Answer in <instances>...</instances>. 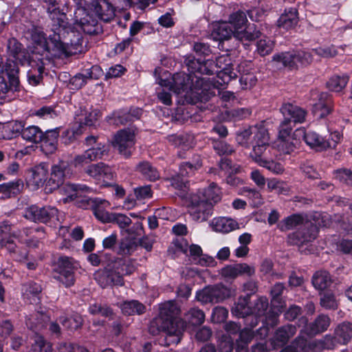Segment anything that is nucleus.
<instances>
[{"instance_id": "nucleus-1", "label": "nucleus", "mask_w": 352, "mask_h": 352, "mask_svg": "<svg viewBox=\"0 0 352 352\" xmlns=\"http://www.w3.org/2000/svg\"><path fill=\"white\" fill-rule=\"evenodd\" d=\"M43 1L48 4L47 12L50 17L58 23V32H54L47 38L41 29L34 28L27 36V38L30 39V51L41 56L38 59L43 65L45 64L44 60H50L54 57L69 56L76 53L82 44L81 31L86 33L79 26V21H76V17L73 27L66 25V16L60 12L56 0Z\"/></svg>"}, {"instance_id": "nucleus-2", "label": "nucleus", "mask_w": 352, "mask_h": 352, "mask_svg": "<svg viewBox=\"0 0 352 352\" xmlns=\"http://www.w3.org/2000/svg\"><path fill=\"white\" fill-rule=\"evenodd\" d=\"M186 66L190 73L211 75L217 74L214 61L213 60H204L201 58H190L186 60ZM196 85L190 86V77L184 73H177L170 79H159L158 83L162 87H169L178 95L184 97L186 101L192 103L197 100L206 99L204 96V91L208 89L207 85H204L206 79L195 76Z\"/></svg>"}, {"instance_id": "nucleus-3", "label": "nucleus", "mask_w": 352, "mask_h": 352, "mask_svg": "<svg viewBox=\"0 0 352 352\" xmlns=\"http://www.w3.org/2000/svg\"><path fill=\"white\" fill-rule=\"evenodd\" d=\"M77 4L74 17L86 34L97 32L98 19L109 21L114 16V8L108 0H79Z\"/></svg>"}, {"instance_id": "nucleus-4", "label": "nucleus", "mask_w": 352, "mask_h": 352, "mask_svg": "<svg viewBox=\"0 0 352 352\" xmlns=\"http://www.w3.org/2000/svg\"><path fill=\"white\" fill-rule=\"evenodd\" d=\"M179 313L180 309L173 300L161 304L159 316L151 322L150 331L153 334L164 331L168 344L179 343L186 328L185 322L177 318Z\"/></svg>"}, {"instance_id": "nucleus-5", "label": "nucleus", "mask_w": 352, "mask_h": 352, "mask_svg": "<svg viewBox=\"0 0 352 352\" xmlns=\"http://www.w3.org/2000/svg\"><path fill=\"white\" fill-rule=\"evenodd\" d=\"M44 236L42 228L24 229L14 231L6 222L0 224V248H6L11 254L12 258L17 261H23L27 257L26 250H19L11 238L16 239L21 243H25L29 247H37L38 239Z\"/></svg>"}, {"instance_id": "nucleus-6", "label": "nucleus", "mask_w": 352, "mask_h": 352, "mask_svg": "<svg viewBox=\"0 0 352 352\" xmlns=\"http://www.w3.org/2000/svg\"><path fill=\"white\" fill-rule=\"evenodd\" d=\"M284 117L280 124L278 140V149L286 154L293 152L299 143L298 140L292 135V128L297 122H302L306 112L302 108L291 103L284 104L280 109Z\"/></svg>"}, {"instance_id": "nucleus-7", "label": "nucleus", "mask_w": 352, "mask_h": 352, "mask_svg": "<svg viewBox=\"0 0 352 352\" xmlns=\"http://www.w3.org/2000/svg\"><path fill=\"white\" fill-rule=\"evenodd\" d=\"M300 225L303 226L302 230L296 232L288 236L290 243L300 246L311 242L316 238L318 232L317 225L308 221L305 222L303 217L300 214H293L282 221L278 227L280 230L285 231Z\"/></svg>"}, {"instance_id": "nucleus-8", "label": "nucleus", "mask_w": 352, "mask_h": 352, "mask_svg": "<svg viewBox=\"0 0 352 352\" xmlns=\"http://www.w3.org/2000/svg\"><path fill=\"white\" fill-rule=\"evenodd\" d=\"M228 23L231 25L234 33V38L241 41H251L260 36V32L256 30L254 25L249 24L246 14L243 11L232 13Z\"/></svg>"}, {"instance_id": "nucleus-9", "label": "nucleus", "mask_w": 352, "mask_h": 352, "mask_svg": "<svg viewBox=\"0 0 352 352\" xmlns=\"http://www.w3.org/2000/svg\"><path fill=\"white\" fill-rule=\"evenodd\" d=\"M314 55L311 52L298 51L294 53L284 52L275 54L273 56V61L276 63V67H287L290 69L306 66L311 63Z\"/></svg>"}, {"instance_id": "nucleus-10", "label": "nucleus", "mask_w": 352, "mask_h": 352, "mask_svg": "<svg viewBox=\"0 0 352 352\" xmlns=\"http://www.w3.org/2000/svg\"><path fill=\"white\" fill-rule=\"evenodd\" d=\"M248 64L247 62L242 63L235 69L232 67L231 58L228 54L219 56L216 58V62L214 63L216 69H218L217 72V77L221 79L223 83H228L232 79L236 78L237 73H247L249 69H245V66L247 67Z\"/></svg>"}, {"instance_id": "nucleus-11", "label": "nucleus", "mask_w": 352, "mask_h": 352, "mask_svg": "<svg viewBox=\"0 0 352 352\" xmlns=\"http://www.w3.org/2000/svg\"><path fill=\"white\" fill-rule=\"evenodd\" d=\"M79 265L72 258L61 256L57 261L55 278L65 287H70L74 284V272Z\"/></svg>"}, {"instance_id": "nucleus-12", "label": "nucleus", "mask_w": 352, "mask_h": 352, "mask_svg": "<svg viewBox=\"0 0 352 352\" xmlns=\"http://www.w3.org/2000/svg\"><path fill=\"white\" fill-rule=\"evenodd\" d=\"M232 291L222 285L208 286L196 294V298L202 304L217 303L230 297Z\"/></svg>"}, {"instance_id": "nucleus-13", "label": "nucleus", "mask_w": 352, "mask_h": 352, "mask_svg": "<svg viewBox=\"0 0 352 352\" xmlns=\"http://www.w3.org/2000/svg\"><path fill=\"white\" fill-rule=\"evenodd\" d=\"M330 324V319L325 315H320L314 322L308 324L306 317H301L298 322L299 327H302L298 336V342L305 336H314L327 329Z\"/></svg>"}, {"instance_id": "nucleus-14", "label": "nucleus", "mask_w": 352, "mask_h": 352, "mask_svg": "<svg viewBox=\"0 0 352 352\" xmlns=\"http://www.w3.org/2000/svg\"><path fill=\"white\" fill-rule=\"evenodd\" d=\"M135 145V133L131 129H126L119 131L112 141V146L117 149L120 155L126 158L129 157Z\"/></svg>"}, {"instance_id": "nucleus-15", "label": "nucleus", "mask_w": 352, "mask_h": 352, "mask_svg": "<svg viewBox=\"0 0 352 352\" xmlns=\"http://www.w3.org/2000/svg\"><path fill=\"white\" fill-rule=\"evenodd\" d=\"M78 206L84 209L91 208L96 219L101 222L107 223L111 221L109 218L112 213L106 210L107 208H110V203L105 199L85 197L78 203Z\"/></svg>"}, {"instance_id": "nucleus-16", "label": "nucleus", "mask_w": 352, "mask_h": 352, "mask_svg": "<svg viewBox=\"0 0 352 352\" xmlns=\"http://www.w3.org/2000/svg\"><path fill=\"white\" fill-rule=\"evenodd\" d=\"M188 212L194 221L203 222L212 214L213 206L211 204L199 199L197 195H191L188 204Z\"/></svg>"}, {"instance_id": "nucleus-17", "label": "nucleus", "mask_w": 352, "mask_h": 352, "mask_svg": "<svg viewBox=\"0 0 352 352\" xmlns=\"http://www.w3.org/2000/svg\"><path fill=\"white\" fill-rule=\"evenodd\" d=\"M311 100L313 106L312 112L318 118H322L327 116L331 110V100L327 93H319L313 91L311 93Z\"/></svg>"}, {"instance_id": "nucleus-18", "label": "nucleus", "mask_w": 352, "mask_h": 352, "mask_svg": "<svg viewBox=\"0 0 352 352\" xmlns=\"http://www.w3.org/2000/svg\"><path fill=\"white\" fill-rule=\"evenodd\" d=\"M201 166V160L199 156L196 157L193 163L185 162L182 164L179 168V173L172 178L171 184L175 188L179 189L186 187V181L184 177L193 175L195 170L200 168Z\"/></svg>"}, {"instance_id": "nucleus-19", "label": "nucleus", "mask_w": 352, "mask_h": 352, "mask_svg": "<svg viewBox=\"0 0 352 352\" xmlns=\"http://www.w3.org/2000/svg\"><path fill=\"white\" fill-rule=\"evenodd\" d=\"M72 175V171L68 163L60 161L52 167L47 184L51 186V189H55L63 184L65 179L69 177Z\"/></svg>"}, {"instance_id": "nucleus-20", "label": "nucleus", "mask_w": 352, "mask_h": 352, "mask_svg": "<svg viewBox=\"0 0 352 352\" xmlns=\"http://www.w3.org/2000/svg\"><path fill=\"white\" fill-rule=\"evenodd\" d=\"M48 175V165L41 163L32 167L27 175V184L32 189L36 190L43 186Z\"/></svg>"}, {"instance_id": "nucleus-21", "label": "nucleus", "mask_w": 352, "mask_h": 352, "mask_svg": "<svg viewBox=\"0 0 352 352\" xmlns=\"http://www.w3.org/2000/svg\"><path fill=\"white\" fill-rule=\"evenodd\" d=\"M268 145V133L264 127H261L257 135V138L254 141L253 151L251 154L253 160L258 164H259V162L265 160L262 155L265 153Z\"/></svg>"}, {"instance_id": "nucleus-22", "label": "nucleus", "mask_w": 352, "mask_h": 352, "mask_svg": "<svg viewBox=\"0 0 352 352\" xmlns=\"http://www.w3.org/2000/svg\"><path fill=\"white\" fill-rule=\"evenodd\" d=\"M303 135L306 144L311 148L316 151H322L329 146V144L321 135L314 131L304 133L302 130H296L293 136L297 139L298 136Z\"/></svg>"}, {"instance_id": "nucleus-23", "label": "nucleus", "mask_w": 352, "mask_h": 352, "mask_svg": "<svg viewBox=\"0 0 352 352\" xmlns=\"http://www.w3.org/2000/svg\"><path fill=\"white\" fill-rule=\"evenodd\" d=\"M95 279L102 287L109 285H123L124 280L120 275L117 274L113 266L109 269L98 271L95 274Z\"/></svg>"}, {"instance_id": "nucleus-24", "label": "nucleus", "mask_w": 352, "mask_h": 352, "mask_svg": "<svg viewBox=\"0 0 352 352\" xmlns=\"http://www.w3.org/2000/svg\"><path fill=\"white\" fill-rule=\"evenodd\" d=\"M255 273L254 267L247 263L228 265L221 270V274L227 278H235L239 276L247 275L252 276Z\"/></svg>"}, {"instance_id": "nucleus-25", "label": "nucleus", "mask_w": 352, "mask_h": 352, "mask_svg": "<svg viewBox=\"0 0 352 352\" xmlns=\"http://www.w3.org/2000/svg\"><path fill=\"white\" fill-rule=\"evenodd\" d=\"M58 192L65 196L61 200L63 203H67L80 197V192H91L92 189L84 184L76 185L68 183L60 188Z\"/></svg>"}, {"instance_id": "nucleus-26", "label": "nucleus", "mask_w": 352, "mask_h": 352, "mask_svg": "<svg viewBox=\"0 0 352 352\" xmlns=\"http://www.w3.org/2000/svg\"><path fill=\"white\" fill-rule=\"evenodd\" d=\"M86 144L90 146L87 149L92 161L102 159L108 155L109 146L103 142H98L97 138L89 136L85 140Z\"/></svg>"}, {"instance_id": "nucleus-27", "label": "nucleus", "mask_w": 352, "mask_h": 352, "mask_svg": "<svg viewBox=\"0 0 352 352\" xmlns=\"http://www.w3.org/2000/svg\"><path fill=\"white\" fill-rule=\"evenodd\" d=\"M209 226L214 232L223 234L239 229V224L236 220L224 217L213 218L209 223Z\"/></svg>"}, {"instance_id": "nucleus-28", "label": "nucleus", "mask_w": 352, "mask_h": 352, "mask_svg": "<svg viewBox=\"0 0 352 352\" xmlns=\"http://www.w3.org/2000/svg\"><path fill=\"white\" fill-rule=\"evenodd\" d=\"M192 195L199 196V199L211 204L212 206L221 199V190L214 183H211L207 187L199 189L196 193Z\"/></svg>"}, {"instance_id": "nucleus-29", "label": "nucleus", "mask_w": 352, "mask_h": 352, "mask_svg": "<svg viewBox=\"0 0 352 352\" xmlns=\"http://www.w3.org/2000/svg\"><path fill=\"white\" fill-rule=\"evenodd\" d=\"M101 74L102 70L100 67L94 65L82 73L75 75L71 78L70 82L76 89H80L85 85L88 79H97Z\"/></svg>"}, {"instance_id": "nucleus-30", "label": "nucleus", "mask_w": 352, "mask_h": 352, "mask_svg": "<svg viewBox=\"0 0 352 352\" xmlns=\"http://www.w3.org/2000/svg\"><path fill=\"white\" fill-rule=\"evenodd\" d=\"M284 289V285L282 283H276L271 291L272 299V322H267V324L274 326L276 324V317L282 311L284 307V302L280 300V296Z\"/></svg>"}, {"instance_id": "nucleus-31", "label": "nucleus", "mask_w": 352, "mask_h": 352, "mask_svg": "<svg viewBox=\"0 0 352 352\" xmlns=\"http://www.w3.org/2000/svg\"><path fill=\"white\" fill-rule=\"evenodd\" d=\"M59 133L58 129L47 131L43 133V137L41 140V149L47 155L54 153L57 149L58 138Z\"/></svg>"}, {"instance_id": "nucleus-32", "label": "nucleus", "mask_w": 352, "mask_h": 352, "mask_svg": "<svg viewBox=\"0 0 352 352\" xmlns=\"http://www.w3.org/2000/svg\"><path fill=\"white\" fill-rule=\"evenodd\" d=\"M211 36L215 41H221L234 37V33L228 21H219L212 25Z\"/></svg>"}, {"instance_id": "nucleus-33", "label": "nucleus", "mask_w": 352, "mask_h": 352, "mask_svg": "<svg viewBox=\"0 0 352 352\" xmlns=\"http://www.w3.org/2000/svg\"><path fill=\"white\" fill-rule=\"evenodd\" d=\"M142 113V110L139 108L131 109L129 113H127L126 111H116L111 116L109 117L108 122L110 124H123L128 121H131L132 118H139Z\"/></svg>"}, {"instance_id": "nucleus-34", "label": "nucleus", "mask_w": 352, "mask_h": 352, "mask_svg": "<svg viewBox=\"0 0 352 352\" xmlns=\"http://www.w3.org/2000/svg\"><path fill=\"white\" fill-rule=\"evenodd\" d=\"M86 172L96 179L103 182L110 180L113 177L111 168L103 163L90 165Z\"/></svg>"}, {"instance_id": "nucleus-35", "label": "nucleus", "mask_w": 352, "mask_h": 352, "mask_svg": "<svg viewBox=\"0 0 352 352\" xmlns=\"http://www.w3.org/2000/svg\"><path fill=\"white\" fill-rule=\"evenodd\" d=\"M24 123L19 121H12L0 124V139H11L21 133Z\"/></svg>"}, {"instance_id": "nucleus-36", "label": "nucleus", "mask_w": 352, "mask_h": 352, "mask_svg": "<svg viewBox=\"0 0 352 352\" xmlns=\"http://www.w3.org/2000/svg\"><path fill=\"white\" fill-rule=\"evenodd\" d=\"M298 21V12L295 8L285 10V12L279 17L277 25L279 28L289 30L294 28Z\"/></svg>"}, {"instance_id": "nucleus-37", "label": "nucleus", "mask_w": 352, "mask_h": 352, "mask_svg": "<svg viewBox=\"0 0 352 352\" xmlns=\"http://www.w3.org/2000/svg\"><path fill=\"white\" fill-rule=\"evenodd\" d=\"M113 267L117 274L121 276L129 275L136 270V264L134 261L131 259H118L113 264Z\"/></svg>"}, {"instance_id": "nucleus-38", "label": "nucleus", "mask_w": 352, "mask_h": 352, "mask_svg": "<svg viewBox=\"0 0 352 352\" xmlns=\"http://www.w3.org/2000/svg\"><path fill=\"white\" fill-rule=\"evenodd\" d=\"M250 296L241 297L232 308V314L236 317H247V321L250 319V308L248 306Z\"/></svg>"}, {"instance_id": "nucleus-39", "label": "nucleus", "mask_w": 352, "mask_h": 352, "mask_svg": "<svg viewBox=\"0 0 352 352\" xmlns=\"http://www.w3.org/2000/svg\"><path fill=\"white\" fill-rule=\"evenodd\" d=\"M335 336L338 343L347 344L352 338V324L343 322L336 329Z\"/></svg>"}, {"instance_id": "nucleus-40", "label": "nucleus", "mask_w": 352, "mask_h": 352, "mask_svg": "<svg viewBox=\"0 0 352 352\" xmlns=\"http://www.w3.org/2000/svg\"><path fill=\"white\" fill-rule=\"evenodd\" d=\"M41 287L36 283H30L23 288V298L31 304H37L40 300Z\"/></svg>"}, {"instance_id": "nucleus-41", "label": "nucleus", "mask_w": 352, "mask_h": 352, "mask_svg": "<svg viewBox=\"0 0 352 352\" xmlns=\"http://www.w3.org/2000/svg\"><path fill=\"white\" fill-rule=\"evenodd\" d=\"M260 129L261 127L251 126L248 129H243L241 131L237 133L236 137V140L237 143L241 145L242 146L249 147L251 136L254 135L253 140L254 141L256 138H257V135L258 131H260Z\"/></svg>"}, {"instance_id": "nucleus-42", "label": "nucleus", "mask_w": 352, "mask_h": 352, "mask_svg": "<svg viewBox=\"0 0 352 352\" xmlns=\"http://www.w3.org/2000/svg\"><path fill=\"white\" fill-rule=\"evenodd\" d=\"M296 332V328L292 324H287L279 328L274 336L277 345H283L287 342Z\"/></svg>"}, {"instance_id": "nucleus-43", "label": "nucleus", "mask_w": 352, "mask_h": 352, "mask_svg": "<svg viewBox=\"0 0 352 352\" xmlns=\"http://www.w3.org/2000/svg\"><path fill=\"white\" fill-rule=\"evenodd\" d=\"M21 134L23 139L32 143L40 142L43 137V131L38 126L34 125L24 126Z\"/></svg>"}, {"instance_id": "nucleus-44", "label": "nucleus", "mask_w": 352, "mask_h": 352, "mask_svg": "<svg viewBox=\"0 0 352 352\" xmlns=\"http://www.w3.org/2000/svg\"><path fill=\"white\" fill-rule=\"evenodd\" d=\"M239 194L248 198L253 207H258L263 203L261 192L256 188L244 187L239 190Z\"/></svg>"}, {"instance_id": "nucleus-45", "label": "nucleus", "mask_w": 352, "mask_h": 352, "mask_svg": "<svg viewBox=\"0 0 352 352\" xmlns=\"http://www.w3.org/2000/svg\"><path fill=\"white\" fill-rule=\"evenodd\" d=\"M312 283L318 290L325 289L331 283L330 274L325 271L318 272L313 276Z\"/></svg>"}, {"instance_id": "nucleus-46", "label": "nucleus", "mask_w": 352, "mask_h": 352, "mask_svg": "<svg viewBox=\"0 0 352 352\" xmlns=\"http://www.w3.org/2000/svg\"><path fill=\"white\" fill-rule=\"evenodd\" d=\"M268 307V300L265 297H261L258 299L257 302L253 309H250V318L254 315L256 321L252 323V327H254L258 324V318L263 316Z\"/></svg>"}, {"instance_id": "nucleus-47", "label": "nucleus", "mask_w": 352, "mask_h": 352, "mask_svg": "<svg viewBox=\"0 0 352 352\" xmlns=\"http://www.w3.org/2000/svg\"><path fill=\"white\" fill-rule=\"evenodd\" d=\"M253 332L245 329L240 332L239 339L236 341V352H248V344L253 338Z\"/></svg>"}, {"instance_id": "nucleus-48", "label": "nucleus", "mask_w": 352, "mask_h": 352, "mask_svg": "<svg viewBox=\"0 0 352 352\" xmlns=\"http://www.w3.org/2000/svg\"><path fill=\"white\" fill-rule=\"evenodd\" d=\"M136 170L151 181H155L160 177V174L157 169L148 162H140L137 166Z\"/></svg>"}, {"instance_id": "nucleus-49", "label": "nucleus", "mask_w": 352, "mask_h": 352, "mask_svg": "<svg viewBox=\"0 0 352 352\" xmlns=\"http://www.w3.org/2000/svg\"><path fill=\"white\" fill-rule=\"evenodd\" d=\"M349 76L347 75L333 76L327 82V87L332 91L339 92L347 85Z\"/></svg>"}, {"instance_id": "nucleus-50", "label": "nucleus", "mask_w": 352, "mask_h": 352, "mask_svg": "<svg viewBox=\"0 0 352 352\" xmlns=\"http://www.w3.org/2000/svg\"><path fill=\"white\" fill-rule=\"evenodd\" d=\"M122 311L126 315L141 314L145 310L143 304L137 300L124 302L121 306Z\"/></svg>"}, {"instance_id": "nucleus-51", "label": "nucleus", "mask_w": 352, "mask_h": 352, "mask_svg": "<svg viewBox=\"0 0 352 352\" xmlns=\"http://www.w3.org/2000/svg\"><path fill=\"white\" fill-rule=\"evenodd\" d=\"M40 212L39 222L46 223L50 221H60L58 210L54 207L46 206L40 208Z\"/></svg>"}, {"instance_id": "nucleus-52", "label": "nucleus", "mask_w": 352, "mask_h": 352, "mask_svg": "<svg viewBox=\"0 0 352 352\" xmlns=\"http://www.w3.org/2000/svg\"><path fill=\"white\" fill-rule=\"evenodd\" d=\"M186 318L192 325H200L204 322L205 314L201 309L192 308L186 314Z\"/></svg>"}, {"instance_id": "nucleus-53", "label": "nucleus", "mask_w": 352, "mask_h": 352, "mask_svg": "<svg viewBox=\"0 0 352 352\" xmlns=\"http://www.w3.org/2000/svg\"><path fill=\"white\" fill-rule=\"evenodd\" d=\"M336 336L333 338L331 336H326L322 340L314 342L309 344L311 346L314 347L316 350L318 349H332L336 346Z\"/></svg>"}, {"instance_id": "nucleus-54", "label": "nucleus", "mask_w": 352, "mask_h": 352, "mask_svg": "<svg viewBox=\"0 0 352 352\" xmlns=\"http://www.w3.org/2000/svg\"><path fill=\"white\" fill-rule=\"evenodd\" d=\"M60 322L66 329L76 330L81 326L82 319L80 315L74 314L70 318H60Z\"/></svg>"}, {"instance_id": "nucleus-55", "label": "nucleus", "mask_w": 352, "mask_h": 352, "mask_svg": "<svg viewBox=\"0 0 352 352\" xmlns=\"http://www.w3.org/2000/svg\"><path fill=\"white\" fill-rule=\"evenodd\" d=\"M267 189L269 191H276L278 194H287V186L282 181L274 178L267 179Z\"/></svg>"}, {"instance_id": "nucleus-56", "label": "nucleus", "mask_w": 352, "mask_h": 352, "mask_svg": "<svg viewBox=\"0 0 352 352\" xmlns=\"http://www.w3.org/2000/svg\"><path fill=\"white\" fill-rule=\"evenodd\" d=\"M274 43L268 38L260 39L257 42V52L261 56L269 54L273 49Z\"/></svg>"}, {"instance_id": "nucleus-57", "label": "nucleus", "mask_w": 352, "mask_h": 352, "mask_svg": "<svg viewBox=\"0 0 352 352\" xmlns=\"http://www.w3.org/2000/svg\"><path fill=\"white\" fill-rule=\"evenodd\" d=\"M298 337L292 345L285 347L280 352H306L308 346L307 340L302 337L301 340L298 342Z\"/></svg>"}, {"instance_id": "nucleus-58", "label": "nucleus", "mask_w": 352, "mask_h": 352, "mask_svg": "<svg viewBox=\"0 0 352 352\" xmlns=\"http://www.w3.org/2000/svg\"><path fill=\"white\" fill-rule=\"evenodd\" d=\"M89 311L93 315H100L103 317H110L113 314L112 310L109 307L97 303L91 305Z\"/></svg>"}, {"instance_id": "nucleus-59", "label": "nucleus", "mask_w": 352, "mask_h": 352, "mask_svg": "<svg viewBox=\"0 0 352 352\" xmlns=\"http://www.w3.org/2000/svg\"><path fill=\"white\" fill-rule=\"evenodd\" d=\"M32 114L42 119L54 118L58 116L56 111L50 106H44L36 110Z\"/></svg>"}, {"instance_id": "nucleus-60", "label": "nucleus", "mask_w": 352, "mask_h": 352, "mask_svg": "<svg viewBox=\"0 0 352 352\" xmlns=\"http://www.w3.org/2000/svg\"><path fill=\"white\" fill-rule=\"evenodd\" d=\"M109 219L111 221L108 223H115L121 228L128 227L131 223V219L129 217L120 213H112Z\"/></svg>"}, {"instance_id": "nucleus-61", "label": "nucleus", "mask_w": 352, "mask_h": 352, "mask_svg": "<svg viewBox=\"0 0 352 352\" xmlns=\"http://www.w3.org/2000/svg\"><path fill=\"white\" fill-rule=\"evenodd\" d=\"M135 241L129 239L122 240L119 247V253L123 255L131 254L136 249Z\"/></svg>"}, {"instance_id": "nucleus-62", "label": "nucleus", "mask_w": 352, "mask_h": 352, "mask_svg": "<svg viewBox=\"0 0 352 352\" xmlns=\"http://www.w3.org/2000/svg\"><path fill=\"white\" fill-rule=\"evenodd\" d=\"M320 305L325 309H336L338 303L334 295L331 292H327L322 294Z\"/></svg>"}, {"instance_id": "nucleus-63", "label": "nucleus", "mask_w": 352, "mask_h": 352, "mask_svg": "<svg viewBox=\"0 0 352 352\" xmlns=\"http://www.w3.org/2000/svg\"><path fill=\"white\" fill-rule=\"evenodd\" d=\"M259 166L264 167L274 174H280L283 172V166L272 160H264L263 162H259Z\"/></svg>"}, {"instance_id": "nucleus-64", "label": "nucleus", "mask_w": 352, "mask_h": 352, "mask_svg": "<svg viewBox=\"0 0 352 352\" xmlns=\"http://www.w3.org/2000/svg\"><path fill=\"white\" fill-rule=\"evenodd\" d=\"M213 148L216 152L221 155H230L233 152V148L223 141L216 140L213 142Z\"/></svg>"}]
</instances>
